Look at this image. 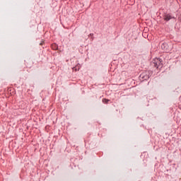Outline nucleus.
<instances>
[{
    "label": "nucleus",
    "instance_id": "1",
    "mask_svg": "<svg viewBox=\"0 0 181 181\" xmlns=\"http://www.w3.org/2000/svg\"><path fill=\"white\" fill-rule=\"evenodd\" d=\"M153 64L154 66L156 67V69H159V67H160L162 62H160V59L159 58H156L153 60Z\"/></svg>",
    "mask_w": 181,
    "mask_h": 181
},
{
    "label": "nucleus",
    "instance_id": "2",
    "mask_svg": "<svg viewBox=\"0 0 181 181\" xmlns=\"http://www.w3.org/2000/svg\"><path fill=\"white\" fill-rule=\"evenodd\" d=\"M172 16H170V14H164L163 16V19L164 21H166V22L170 21V19H172Z\"/></svg>",
    "mask_w": 181,
    "mask_h": 181
},
{
    "label": "nucleus",
    "instance_id": "3",
    "mask_svg": "<svg viewBox=\"0 0 181 181\" xmlns=\"http://www.w3.org/2000/svg\"><path fill=\"white\" fill-rule=\"evenodd\" d=\"M148 72H144L142 73L140 76L142 77V78H149V76H146Z\"/></svg>",
    "mask_w": 181,
    "mask_h": 181
},
{
    "label": "nucleus",
    "instance_id": "4",
    "mask_svg": "<svg viewBox=\"0 0 181 181\" xmlns=\"http://www.w3.org/2000/svg\"><path fill=\"white\" fill-rule=\"evenodd\" d=\"M52 48L54 49V50H57V49H59V47L57 46V45L56 44H53L52 45Z\"/></svg>",
    "mask_w": 181,
    "mask_h": 181
},
{
    "label": "nucleus",
    "instance_id": "5",
    "mask_svg": "<svg viewBox=\"0 0 181 181\" xmlns=\"http://www.w3.org/2000/svg\"><path fill=\"white\" fill-rule=\"evenodd\" d=\"M108 101H110V100H107V99H103V103H104L105 104H107L108 103Z\"/></svg>",
    "mask_w": 181,
    "mask_h": 181
},
{
    "label": "nucleus",
    "instance_id": "6",
    "mask_svg": "<svg viewBox=\"0 0 181 181\" xmlns=\"http://www.w3.org/2000/svg\"><path fill=\"white\" fill-rule=\"evenodd\" d=\"M165 46H166V44L163 43L161 45L162 49H165Z\"/></svg>",
    "mask_w": 181,
    "mask_h": 181
}]
</instances>
